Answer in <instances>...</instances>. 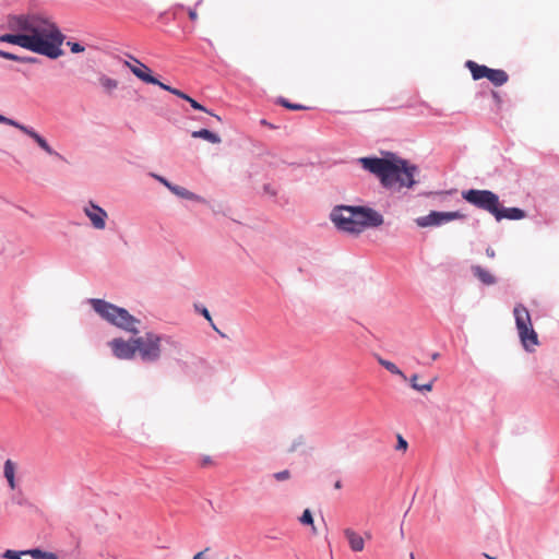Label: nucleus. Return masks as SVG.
Instances as JSON below:
<instances>
[{
    "label": "nucleus",
    "mask_w": 559,
    "mask_h": 559,
    "mask_svg": "<svg viewBox=\"0 0 559 559\" xmlns=\"http://www.w3.org/2000/svg\"><path fill=\"white\" fill-rule=\"evenodd\" d=\"M493 217L500 222L501 219L519 221L526 217L523 210L519 207H502L500 204L493 214Z\"/></svg>",
    "instance_id": "nucleus-14"
},
{
    "label": "nucleus",
    "mask_w": 559,
    "mask_h": 559,
    "mask_svg": "<svg viewBox=\"0 0 559 559\" xmlns=\"http://www.w3.org/2000/svg\"><path fill=\"white\" fill-rule=\"evenodd\" d=\"M188 15H189V19H190L191 21H197V20H198V13H197L195 8H193V9H192V8L188 9Z\"/></svg>",
    "instance_id": "nucleus-36"
},
{
    "label": "nucleus",
    "mask_w": 559,
    "mask_h": 559,
    "mask_svg": "<svg viewBox=\"0 0 559 559\" xmlns=\"http://www.w3.org/2000/svg\"><path fill=\"white\" fill-rule=\"evenodd\" d=\"M472 272L474 276L485 285H493L497 282L495 275H492L488 270L481 267L480 265H473Z\"/></svg>",
    "instance_id": "nucleus-17"
},
{
    "label": "nucleus",
    "mask_w": 559,
    "mask_h": 559,
    "mask_svg": "<svg viewBox=\"0 0 559 559\" xmlns=\"http://www.w3.org/2000/svg\"><path fill=\"white\" fill-rule=\"evenodd\" d=\"M211 323H213V321H212ZM212 328H213V329H215V330L217 331V329H216V325H215V324H212Z\"/></svg>",
    "instance_id": "nucleus-48"
},
{
    "label": "nucleus",
    "mask_w": 559,
    "mask_h": 559,
    "mask_svg": "<svg viewBox=\"0 0 559 559\" xmlns=\"http://www.w3.org/2000/svg\"><path fill=\"white\" fill-rule=\"evenodd\" d=\"M280 104L288 109H292V110H304L306 109L305 106L302 105H299V104H292L289 103L288 100L284 99V98H281L280 99Z\"/></svg>",
    "instance_id": "nucleus-30"
},
{
    "label": "nucleus",
    "mask_w": 559,
    "mask_h": 559,
    "mask_svg": "<svg viewBox=\"0 0 559 559\" xmlns=\"http://www.w3.org/2000/svg\"><path fill=\"white\" fill-rule=\"evenodd\" d=\"M3 473L10 488L15 489V464L11 460L4 462Z\"/></svg>",
    "instance_id": "nucleus-20"
},
{
    "label": "nucleus",
    "mask_w": 559,
    "mask_h": 559,
    "mask_svg": "<svg viewBox=\"0 0 559 559\" xmlns=\"http://www.w3.org/2000/svg\"><path fill=\"white\" fill-rule=\"evenodd\" d=\"M170 93L179 97L180 94H181V91L178 90V88L173 87Z\"/></svg>",
    "instance_id": "nucleus-41"
},
{
    "label": "nucleus",
    "mask_w": 559,
    "mask_h": 559,
    "mask_svg": "<svg viewBox=\"0 0 559 559\" xmlns=\"http://www.w3.org/2000/svg\"><path fill=\"white\" fill-rule=\"evenodd\" d=\"M201 313L203 314V317L209 321V322H212V317L209 312V310L206 308H203Z\"/></svg>",
    "instance_id": "nucleus-39"
},
{
    "label": "nucleus",
    "mask_w": 559,
    "mask_h": 559,
    "mask_svg": "<svg viewBox=\"0 0 559 559\" xmlns=\"http://www.w3.org/2000/svg\"><path fill=\"white\" fill-rule=\"evenodd\" d=\"M153 84L154 85H158L160 88H163V90H165V91H167L169 93L171 92V88H173L171 86L164 84L159 80H157V83H153Z\"/></svg>",
    "instance_id": "nucleus-37"
},
{
    "label": "nucleus",
    "mask_w": 559,
    "mask_h": 559,
    "mask_svg": "<svg viewBox=\"0 0 559 559\" xmlns=\"http://www.w3.org/2000/svg\"><path fill=\"white\" fill-rule=\"evenodd\" d=\"M84 213L90 218L94 228L102 230L106 227L108 214L100 206L90 203L84 207Z\"/></svg>",
    "instance_id": "nucleus-12"
},
{
    "label": "nucleus",
    "mask_w": 559,
    "mask_h": 559,
    "mask_svg": "<svg viewBox=\"0 0 559 559\" xmlns=\"http://www.w3.org/2000/svg\"><path fill=\"white\" fill-rule=\"evenodd\" d=\"M199 465L201 467H212L215 465V461L213 460V457L211 455H202L199 459Z\"/></svg>",
    "instance_id": "nucleus-29"
},
{
    "label": "nucleus",
    "mask_w": 559,
    "mask_h": 559,
    "mask_svg": "<svg viewBox=\"0 0 559 559\" xmlns=\"http://www.w3.org/2000/svg\"><path fill=\"white\" fill-rule=\"evenodd\" d=\"M357 162L365 170L374 175L384 188H412L417 182L414 177L418 174V168L405 159L360 157Z\"/></svg>",
    "instance_id": "nucleus-2"
},
{
    "label": "nucleus",
    "mask_w": 559,
    "mask_h": 559,
    "mask_svg": "<svg viewBox=\"0 0 559 559\" xmlns=\"http://www.w3.org/2000/svg\"><path fill=\"white\" fill-rule=\"evenodd\" d=\"M486 79L489 80L495 86H501L508 82L509 75L501 69H490Z\"/></svg>",
    "instance_id": "nucleus-18"
},
{
    "label": "nucleus",
    "mask_w": 559,
    "mask_h": 559,
    "mask_svg": "<svg viewBox=\"0 0 559 559\" xmlns=\"http://www.w3.org/2000/svg\"><path fill=\"white\" fill-rule=\"evenodd\" d=\"M160 183H163L166 188H168L170 190V187H173L174 185L171 182H169L167 179H165L164 177H160V176H154Z\"/></svg>",
    "instance_id": "nucleus-35"
},
{
    "label": "nucleus",
    "mask_w": 559,
    "mask_h": 559,
    "mask_svg": "<svg viewBox=\"0 0 559 559\" xmlns=\"http://www.w3.org/2000/svg\"><path fill=\"white\" fill-rule=\"evenodd\" d=\"M262 124L269 126V123L265 120H261Z\"/></svg>",
    "instance_id": "nucleus-46"
},
{
    "label": "nucleus",
    "mask_w": 559,
    "mask_h": 559,
    "mask_svg": "<svg viewBox=\"0 0 559 559\" xmlns=\"http://www.w3.org/2000/svg\"><path fill=\"white\" fill-rule=\"evenodd\" d=\"M0 57L3 59L24 62V63H32V62H35V60H36L33 57H20V56H16L14 53H11V52H8V51L1 50V49H0Z\"/></svg>",
    "instance_id": "nucleus-25"
},
{
    "label": "nucleus",
    "mask_w": 559,
    "mask_h": 559,
    "mask_svg": "<svg viewBox=\"0 0 559 559\" xmlns=\"http://www.w3.org/2000/svg\"><path fill=\"white\" fill-rule=\"evenodd\" d=\"M515 325L521 344L527 352H534L538 345V335L533 329L531 314L522 304L515 305L513 309Z\"/></svg>",
    "instance_id": "nucleus-5"
},
{
    "label": "nucleus",
    "mask_w": 559,
    "mask_h": 559,
    "mask_svg": "<svg viewBox=\"0 0 559 559\" xmlns=\"http://www.w3.org/2000/svg\"><path fill=\"white\" fill-rule=\"evenodd\" d=\"M407 447H408L407 441L401 435H397L396 450L406 451Z\"/></svg>",
    "instance_id": "nucleus-33"
},
{
    "label": "nucleus",
    "mask_w": 559,
    "mask_h": 559,
    "mask_svg": "<svg viewBox=\"0 0 559 559\" xmlns=\"http://www.w3.org/2000/svg\"><path fill=\"white\" fill-rule=\"evenodd\" d=\"M210 548H205L204 550L202 551H199L197 552L194 556H193V559H205L204 555L205 552L209 550Z\"/></svg>",
    "instance_id": "nucleus-38"
},
{
    "label": "nucleus",
    "mask_w": 559,
    "mask_h": 559,
    "mask_svg": "<svg viewBox=\"0 0 559 559\" xmlns=\"http://www.w3.org/2000/svg\"><path fill=\"white\" fill-rule=\"evenodd\" d=\"M5 124L12 126L20 131H22L24 134L33 139L36 144L47 154L51 156H56L58 158H61V155L53 151L52 147L49 145V143L46 141L45 138H43L38 132H36L33 128L21 124L20 122L12 120L10 118H7Z\"/></svg>",
    "instance_id": "nucleus-10"
},
{
    "label": "nucleus",
    "mask_w": 559,
    "mask_h": 559,
    "mask_svg": "<svg viewBox=\"0 0 559 559\" xmlns=\"http://www.w3.org/2000/svg\"><path fill=\"white\" fill-rule=\"evenodd\" d=\"M93 309L109 323L123 329L132 334H138L140 320L131 316L124 308L117 307L103 299L90 300Z\"/></svg>",
    "instance_id": "nucleus-3"
},
{
    "label": "nucleus",
    "mask_w": 559,
    "mask_h": 559,
    "mask_svg": "<svg viewBox=\"0 0 559 559\" xmlns=\"http://www.w3.org/2000/svg\"><path fill=\"white\" fill-rule=\"evenodd\" d=\"M465 215L460 212H436L432 211L426 216H421L415 219L417 226L419 227H430V226H439L444 223L462 219Z\"/></svg>",
    "instance_id": "nucleus-9"
},
{
    "label": "nucleus",
    "mask_w": 559,
    "mask_h": 559,
    "mask_svg": "<svg viewBox=\"0 0 559 559\" xmlns=\"http://www.w3.org/2000/svg\"><path fill=\"white\" fill-rule=\"evenodd\" d=\"M211 323H213V321H212ZM212 328H213V329H215V330L217 331V329H216V325H215V324H212Z\"/></svg>",
    "instance_id": "nucleus-49"
},
{
    "label": "nucleus",
    "mask_w": 559,
    "mask_h": 559,
    "mask_svg": "<svg viewBox=\"0 0 559 559\" xmlns=\"http://www.w3.org/2000/svg\"><path fill=\"white\" fill-rule=\"evenodd\" d=\"M170 191L174 194H176V195H178V197H180L182 199L193 200V201L201 202V203L205 202V200L202 197H200V195H198V194H195V193H193V192L189 191L188 189H186L183 187H180V186L174 185L173 187H170Z\"/></svg>",
    "instance_id": "nucleus-19"
},
{
    "label": "nucleus",
    "mask_w": 559,
    "mask_h": 559,
    "mask_svg": "<svg viewBox=\"0 0 559 559\" xmlns=\"http://www.w3.org/2000/svg\"><path fill=\"white\" fill-rule=\"evenodd\" d=\"M300 523L304 525H311L313 534H317V528L313 524V518L311 514V511L309 509H306L302 513V515L299 519Z\"/></svg>",
    "instance_id": "nucleus-27"
},
{
    "label": "nucleus",
    "mask_w": 559,
    "mask_h": 559,
    "mask_svg": "<svg viewBox=\"0 0 559 559\" xmlns=\"http://www.w3.org/2000/svg\"><path fill=\"white\" fill-rule=\"evenodd\" d=\"M493 97L499 100V95L496 92H493Z\"/></svg>",
    "instance_id": "nucleus-45"
},
{
    "label": "nucleus",
    "mask_w": 559,
    "mask_h": 559,
    "mask_svg": "<svg viewBox=\"0 0 559 559\" xmlns=\"http://www.w3.org/2000/svg\"><path fill=\"white\" fill-rule=\"evenodd\" d=\"M355 222L358 224L359 234L368 227H379L383 224V216L371 207L352 206Z\"/></svg>",
    "instance_id": "nucleus-7"
},
{
    "label": "nucleus",
    "mask_w": 559,
    "mask_h": 559,
    "mask_svg": "<svg viewBox=\"0 0 559 559\" xmlns=\"http://www.w3.org/2000/svg\"><path fill=\"white\" fill-rule=\"evenodd\" d=\"M7 117L0 115V123H5Z\"/></svg>",
    "instance_id": "nucleus-44"
},
{
    "label": "nucleus",
    "mask_w": 559,
    "mask_h": 559,
    "mask_svg": "<svg viewBox=\"0 0 559 559\" xmlns=\"http://www.w3.org/2000/svg\"><path fill=\"white\" fill-rule=\"evenodd\" d=\"M188 103L191 105V107H192V108H194V109H197V110L205 111V112H207V114L212 115L213 117H215V119H216L217 121H219V122L222 121V118H221L219 116H217V115H214V114L210 112V111H209L204 106H202V105H201L200 103H198L195 99H193V98H191V97H190V99L188 100Z\"/></svg>",
    "instance_id": "nucleus-28"
},
{
    "label": "nucleus",
    "mask_w": 559,
    "mask_h": 559,
    "mask_svg": "<svg viewBox=\"0 0 559 559\" xmlns=\"http://www.w3.org/2000/svg\"><path fill=\"white\" fill-rule=\"evenodd\" d=\"M98 80L102 87L108 93L118 87V81L107 75H100Z\"/></svg>",
    "instance_id": "nucleus-26"
},
{
    "label": "nucleus",
    "mask_w": 559,
    "mask_h": 559,
    "mask_svg": "<svg viewBox=\"0 0 559 559\" xmlns=\"http://www.w3.org/2000/svg\"><path fill=\"white\" fill-rule=\"evenodd\" d=\"M7 27L12 32L0 36V41L17 45L51 59L62 56L64 36L50 20L39 15H12Z\"/></svg>",
    "instance_id": "nucleus-1"
},
{
    "label": "nucleus",
    "mask_w": 559,
    "mask_h": 559,
    "mask_svg": "<svg viewBox=\"0 0 559 559\" xmlns=\"http://www.w3.org/2000/svg\"><path fill=\"white\" fill-rule=\"evenodd\" d=\"M465 67L471 71L472 78L476 81L480 79H486L490 70V68L483 64H478L477 62L472 60L466 61Z\"/></svg>",
    "instance_id": "nucleus-16"
},
{
    "label": "nucleus",
    "mask_w": 559,
    "mask_h": 559,
    "mask_svg": "<svg viewBox=\"0 0 559 559\" xmlns=\"http://www.w3.org/2000/svg\"><path fill=\"white\" fill-rule=\"evenodd\" d=\"M134 63L126 61L124 64L141 81L145 83H157V79L151 74L150 68L140 60L133 58Z\"/></svg>",
    "instance_id": "nucleus-13"
},
{
    "label": "nucleus",
    "mask_w": 559,
    "mask_h": 559,
    "mask_svg": "<svg viewBox=\"0 0 559 559\" xmlns=\"http://www.w3.org/2000/svg\"><path fill=\"white\" fill-rule=\"evenodd\" d=\"M417 380H418V374H413L409 378L411 386L414 390L419 391V392H430L432 390L433 380H431L430 382L425 383V384H419Z\"/></svg>",
    "instance_id": "nucleus-23"
},
{
    "label": "nucleus",
    "mask_w": 559,
    "mask_h": 559,
    "mask_svg": "<svg viewBox=\"0 0 559 559\" xmlns=\"http://www.w3.org/2000/svg\"><path fill=\"white\" fill-rule=\"evenodd\" d=\"M162 342L173 346L178 345L170 336L147 332L143 336L135 337L136 354L144 362H155L162 356Z\"/></svg>",
    "instance_id": "nucleus-4"
},
{
    "label": "nucleus",
    "mask_w": 559,
    "mask_h": 559,
    "mask_svg": "<svg viewBox=\"0 0 559 559\" xmlns=\"http://www.w3.org/2000/svg\"><path fill=\"white\" fill-rule=\"evenodd\" d=\"M486 254H487L488 258H495L496 252H495V250L491 247H488L486 249Z\"/></svg>",
    "instance_id": "nucleus-40"
},
{
    "label": "nucleus",
    "mask_w": 559,
    "mask_h": 559,
    "mask_svg": "<svg viewBox=\"0 0 559 559\" xmlns=\"http://www.w3.org/2000/svg\"><path fill=\"white\" fill-rule=\"evenodd\" d=\"M343 534L347 539L348 546L354 552H361L365 549L364 537L350 527L344 528Z\"/></svg>",
    "instance_id": "nucleus-15"
},
{
    "label": "nucleus",
    "mask_w": 559,
    "mask_h": 559,
    "mask_svg": "<svg viewBox=\"0 0 559 559\" xmlns=\"http://www.w3.org/2000/svg\"><path fill=\"white\" fill-rule=\"evenodd\" d=\"M273 476L277 481H284V480H287L290 478V473H289V471L285 469V471L275 473Z\"/></svg>",
    "instance_id": "nucleus-32"
},
{
    "label": "nucleus",
    "mask_w": 559,
    "mask_h": 559,
    "mask_svg": "<svg viewBox=\"0 0 559 559\" xmlns=\"http://www.w3.org/2000/svg\"><path fill=\"white\" fill-rule=\"evenodd\" d=\"M179 98L185 99V100H187V102H188V100L190 99V96H189V95H187L186 93L181 92V94H180Z\"/></svg>",
    "instance_id": "nucleus-42"
},
{
    "label": "nucleus",
    "mask_w": 559,
    "mask_h": 559,
    "mask_svg": "<svg viewBox=\"0 0 559 559\" xmlns=\"http://www.w3.org/2000/svg\"><path fill=\"white\" fill-rule=\"evenodd\" d=\"M23 555L22 552H17L14 550H7L3 555L7 559H21L20 556Z\"/></svg>",
    "instance_id": "nucleus-34"
},
{
    "label": "nucleus",
    "mask_w": 559,
    "mask_h": 559,
    "mask_svg": "<svg viewBox=\"0 0 559 559\" xmlns=\"http://www.w3.org/2000/svg\"><path fill=\"white\" fill-rule=\"evenodd\" d=\"M109 346L112 350V354L118 359L130 360L133 359L136 355L135 338H131L129 341H126L121 337L114 338L109 342Z\"/></svg>",
    "instance_id": "nucleus-11"
},
{
    "label": "nucleus",
    "mask_w": 559,
    "mask_h": 559,
    "mask_svg": "<svg viewBox=\"0 0 559 559\" xmlns=\"http://www.w3.org/2000/svg\"><path fill=\"white\" fill-rule=\"evenodd\" d=\"M465 201L493 215L499 206V197L489 190L471 189L462 192Z\"/></svg>",
    "instance_id": "nucleus-6"
},
{
    "label": "nucleus",
    "mask_w": 559,
    "mask_h": 559,
    "mask_svg": "<svg viewBox=\"0 0 559 559\" xmlns=\"http://www.w3.org/2000/svg\"><path fill=\"white\" fill-rule=\"evenodd\" d=\"M377 360L383 368H385L392 374L401 377L404 381L407 380L405 373L394 362L383 359L382 357H378Z\"/></svg>",
    "instance_id": "nucleus-21"
},
{
    "label": "nucleus",
    "mask_w": 559,
    "mask_h": 559,
    "mask_svg": "<svg viewBox=\"0 0 559 559\" xmlns=\"http://www.w3.org/2000/svg\"><path fill=\"white\" fill-rule=\"evenodd\" d=\"M191 135H192V138H200V139L206 140L214 144L221 143V138L216 133H214L207 129H201L198 131H193L191 133Z\"/></svg>",
    "instance_id": "nucleus-22"
},
{
    "label": "nucleus",
    "mask_w": 559,
    "mask_h": 559,
    "mask_svg": "<svg viewBox=\"0 0 559 559\" xmlns=\"http://www.w3.org/2000/svg\"><path fill=\"white\" fill-rule=\"evenodd\" d=\"M202 1H203V0H199V1L197 2V7H198L199 4H201V3H202Z\"/></svg>",
    "instance_id": "nucleus-47"
},
{
    "label": "nucleus",
    "mask_w": 559,
    "mask_h": 559,
    "mask_svg": "<svg viewBox=\"0 0 559 559\" xmlns=\"http://www.w3.org/2000/svg\"><path fill=\"white\" fill-rule=\"evenodd\" d=\"M335 226L343 231L358 235V224L355 222L352 206H338L331 214Z\"/></svg>",
    "instance_id": "nucleus-8"
},
{
    "label": "nucleus",
    "mask_w": 559,
    "mask_h": 559,
    "mask_svg": "<svg viewBox=\"0 0 559 559\" xmlns=\"http://www.w3.org/2000/svg\"><path fill=\"white\" fill-rule=\"evenodd\" d=\"M67 45L70 47V50L73 53H80L85 50V48L79 43L68 41Z\"/></svg>",
    "instance_id": "nucleus-31"
},
{
    "label": "nucleus",
    "mask_w": 559,
    "mask_h": 559,
    "mask_svg": "<svg viewBox=\"0 0 559 559\" xmlns=\"http://www.w3.org/2000/svg\"><path fill=\"white\" fill-rule=\"evenodd\" d=\"M486 557H487L488 559H496V558H493V557H490V556H488V555H486Z\"/></svg>",
    "instance_id": "nucleus-50"
},
{
    "label": "nucleus",
    "mask_w": 559,
    "mask_h": 559,
    "mask_svg": "<svg viewBox=\"0 0 559 559\" xmlns=\"http://www.w3.org/2000/svg\"><path fill=\"white\" fill-rule=\"evenodd\" d=\"M334 488L335 489H341L342 488V483L341 480H336L335 484H334Z\"/></svg>",
    "instance_id": "nucleus-43"
},
{
    "label": "nucleus",
    "mask_w": 559,
    "mask_h": 559,
    "mask_svg": "<svg viewBox=\"0 0 559 559\" xmlns=\"http://www.w3.org/2000/svg\"><path fill=\"white\" fill-rule=\"evenodd\" d=\"M22 554L31 556L34 559H58L53 552L43 551L40 549H31L23 551Z\"/></svg>",
    "instance_id": "nucleus-24"
}]
</instances>
